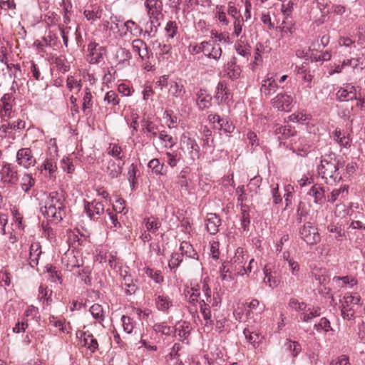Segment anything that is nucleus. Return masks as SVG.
I'll list each match as a JSON object with an SVG mask.
<instances>
[{"mask_svg": "<svg viewBox=\"0 0 365 365\" xmlns=\"http://www.w3.org/2000/svg\"><path fill=\"white\" fill-rule=\"evenodd\" d=\"M66 208V193L63 190H58L49 193L42 212L48 220L58 223L65 217Z\"/></svg>", "mask_w": 365, "mask_h": 365, "instance_id": "obj_1", "label": "nucleus"}, {"mask_svg": "<svg viewBox=\"0 0 365 365\" xmlns=\"http://www.w3.org/2000/svg\"><path fill=\"white\" fill-rule=\"evenodd\" d=\"M339 166V160L334 154L323 155L320 164L317 166L318 175L326 184L335 185L342 179Z\"/></svg>", "mask_w": 365, "mask_h": 365, "instance_id": "obj_2", "label": "nucleus"}, {"mask_svg": "<svg viewBox=\"0 0 365 365\" xmlns=\"http://www.w3.org/2000/svg\"><path fill=\"white\" fill-rule=\"evenodd\" d=\"M42 253L41 246L38 242L31 243L29 252V266L32 268L36 267V271L41 274H56V272L53 270L51 264L40 262Z\"/></svg>", "mask_w": 365, "mask_h": 365, "instance_id": "obj_3", "label": "nucleus"}, {"mask_svg": "<svg viewBox=\"0 0 365 365\" xmlns=\"http://www.w3.org/2000/svg\"><path fill=\"white\" fill-rule=\"evenodd\" d=\"M207 118L213 125V129L223 132L227 135H230L235 129V125L228 116L222 117L218 114H210Z\"/></svg>", "mask_w": 365, "mask_h": 365, "instance_id": "obj_4", "label": "nucleus"}, {"mask_svg": "<svg viewBox=\"0 0 365 365\" xmlns=\"http://www.w3.org/2000/svg\"><path fill=\"white\" fill-rule=\"evenodd\" d=\"M0 180L4 185H15L19 180L18 170L15 165L3 162L0 168Z\"/></svg>", "mask_w": 365, "mask_h": 365, "instance_id": "obj_5", "label": "nucleus"}, {"mask_svg": "<svg viewBox=\"0 0 365 365\" xmlns=\"http://www.w3.org/2000/svg\"><path fill=\"white\" fill-rule=\"evenodd\" d=\"M300 237L308 245H313L320 242L321 237L318 229L311 222H307L299 229Z\"/></svg>", "mask_w": 365, "mask_h": 365, "instance_id": "obj_6", "label": "nucleus"}, {"mask_svg": "<svg viewBox=\"0 0 365 365\" xmlns=\"http://www.w3.org/2000/svg\"><path fill=\"white\" fill-rule=\"evenodd\" d=\"M294 98L286 93H279L271 100L272 107L279 111L289 112L292 110Z\"/></svg>", "mask_w": 365, "mask_h": 365, "instance_id": "obj_7", "label": "nucleus"}, {"mask_svg": "<svg viewBox=\"0 0 365 365\" xmlns=\"http://www.w3.org/2000/svg\"><path fill=\"white\" fill-rule=\"evenodd\" d=\"M16 162L19 166L29 169L35 165L36 160L30 148H22L16 153Z\"/></svg>", "mask_w": 365, "mask_h": 365, "instance_id": "obj_8", "label": "nucleus"}, {"mask_svg": "<svg viewBox=\"0 0 365 365\" xmlns=\"http://www.w3.org/2000/svg\"><path fill=\"white\" fill-rule=\"evenodd\" d=\"M87 51L88 60L91 64L99 63L103 60L104 56L106 54V47L95 41L88 43Z\"/></svg>", "mask_w": 365, "mask_h": 365, "instance_id": "obj_9", "label": "nucleus"}, {"mask_svg": "<svg viewBox=\"0 0 365 365\" xmlns=\"http://www.w3.org/2000/svg\"><path fill=\"white\" fill-rule=\"evenodd\" d=\"M357 99L356 89L351 83H344L336 88V100L339 102H346Z\"/></svg>", "mask_w": 365, "mask_h": 365, "instance_id": "obj_10", "label": "nucleus"}, {"mask_svg": "<svg viewBox=\"0 0 365 365\" xmlns=\"http://www.w3.org/2000/svg\"><path fill=\"white\" fill-rule=\"evenodd\" d=\"M14 96L13 93H5L1 98L0 101L2 105V108L0 110L2 120L4 121L7 120L9 118H13V106L14 103Z\"/></svg>", "mask_w": 365, "mask_h": 365, "instance_id": "obj_11", "label": "nucleus"}, {"mask_svg": "<svg viewBox=\"0 0 365 365\" xmlns=\"http://www.w3.org/2000/svg\"><path fill=\"white\" fill-rule=\"evenodd\" d=\"M215 98L219 104L227 105L232 101V93L225 81H220L217 83Z\"/></svg>", "mask_w": 365, "mask_h": 365, "instance_id": "obj_12", "label": "nucleus"}, {"mask_svg": "<svg viewBox=\"0 0 365 365\" xmlns=\"http://www.w3.org/2000/svg\"><path fill=\"white\" fill-rule=\"evenodd\" d=\"M331 138L341 148L346 149L350 148L352 143V138H351L350 134L339 128H336L333 131Z\"/></svg>", "mask_w": 365, "mask_h": 365, "instance_id": "obj_13", "label": "nucleus"}, {"mask_svg": "<svg viewBox=\"0 0 365 365\" xmlns=\"http://www.w3.org/2000/svg\"><path fill=\"white\" fill-rule=\"evenodd\" d=\"M84 210L91 220H94L95 215H101L104 212V205L96 200L91 202L84 200Z\"/></svg>", "mask_w": 365, "mask_h": 365, "instance_id": "obj_14", "label": "nucleus"}, {"mask_svg": "<svg viewBox=\"0 0 365 365\" xmlns=\"http://www.w3.org/2000/svg\"><path fill=\"white\" fill-rule=\"evenodd\" d=\"M222 53V48L218 44H215L211 41H204L203 54L205 57L218 61Z\"/></svg>", "mask_w": 365, "mask_h": 365, "instance_id": "obj_15", "label": "nucleus"}, {"mask_svg": "<svg viewBox=\"0 0 365 365\" xmlns=\"http://www.w3.org/2000/svg\"><path fill=\"white\" fill-rule=\"evenodd\" d=\"M144 4L149 19H155L157 22L162 14V2L159 0H145Z\"/></svg>", "mask_w": 365, "mask_h": 365, "instance_id": "obj_16", "label": "nucleus"}, {"mask_svg": "<svg viewBox=\"0 0 365 365\" xmlns=\"http://www.w3.org/2000/svg\"><path fill=\"white\" fill-rule=\"evenodd\" d=\"M273 133L277 136L279 140H286L296 135L297 131L294 127L289 125L275 124L272 127Z\"/></svg>", "mask_w": 365, "mask_h": 365, "instance_id": "obj_17", "label": "nucleus"}, {"mask_svg": "<svg viewBox=\"0 0 365 365\" xmlns=\"http://www.w3.org/2000/svg\"><path fill=\"white\" fill-rule=\"evenodd\" d=\"M196 103L198 109L204 110L208 109L212 105V96L209 94L207 90L200 88L196 94Z\"/></svg>", "mask_w": 365, "mask_h": 365, "instance_id": "obj_18", "label": "nucleus"}, {"mask_svg": "<svg viewBox=\"0 0 365 365\" xmlns=\"http://www.w3.org/2000/svg\"><path fill=\"white\" fill-rule=\"evenodd\" d=\"M277 89L278 84L272 76L267 75V78L262 81L260 92L265 97L272 95Z\"/></svg>", "mask_w": 365, "mask_h": 365, "instance_id": "obj_19", "label": "nucleus"}, {"mask_svg": "<svg viewBox=\"0 0 365 365\" xmlns=\"http://www.w3.org/2000/svg\"><path fill=\"white\" fill-rule=\"evenodd\" d=\"M205 225L207 231L210 235H215L219 231V227L221 225V219L215 213H208L205 219Z\"/></svg>", "mask_w": 365, "mask_h": 365, "instance_id": "obj_20", "label": "nucleus"}, {"mask_svg": "<svg viewBox=\"0 0 365 365\" xmlns=\"http://www.w3.org/2000/svg\"><path fill=\"white\" fill-rule=\"evenodd\" d=\"M296 24L293 20L284 19L281 25L276 27V30L282 33V37H292L296 32Z\"/></svg>", "mask_w": 365, "mask_h": 365, "instance_id": "obj_21", "label": "nucleus"}, {"mask_svg": "<svg viewBox=\"0 0 365 365\" xmlns=\"http://www.w3.org/2000/svg\"><path fill=\"white\" fill-rule=\"evenodd\" d=\"M307 195L314 198L315 204L322 205L327 200L324 187L318 184L313 185Z\"/></svg>", "mask_w": 365, "mask_h": 365, "instance_id": "obj_22", "label": "nucleus"}, {"mask_svg": "<svg viewBox=\"0 0 365 365\" xmlns=\"http://www.w3.org/2000/svg\"><path fill=\"white\" fill-rule=\"evenodd\" d=\"M142 130L148 138H155L158 136L159 130L158 126L150 119L143 118L140 121Z\"/></svg>", "mask_w": 365, "mask_h": 365, "instance_id": "obj_23", "label": "nucleus"}, {"mask_svg": "<svg viewBox=\"0 0 365 365\" xmlns=\"http://www.w3.org/2000/svg\"><path fill=\"white\" fill-rule=\"evenodd\" d=\"M122 287L128 294H135L139 287V282L133 278V275H124L121 282Z\"/></svg>", "mask_w": 365, "mask_h": 365, "instance_id": "obj_24", "label": "nucleus"}, {"mask_svg": "<svg viewBox=\"0 0 365 365\" xmlns=\"http://www.w3.org/2000/svg\"><path fill=\"white\" fill-rule=\"evenodd\" d=\"M190 173V170L189 168H184L179 173L178 176V184L180 187L182 192H185L186 194L190 195L191 193V190L189 185V180L187 179V176Z\"/></svg>", "mask_w": 365, "mask_h": 365, "instance_id": "obj_25", "label": "nucleus"}, {"mask_svg": "<svg viewBox=\"0 0 365 365\" xmlns=\"http://www.w3.org/2000/svg\"><path fill=\"white\" fill-rule=\"evenodd\" d=\"M124 163H117L115 160L110 159L108 161L106 173L111 179L118 178L123 171Z\"/></svg>", "mask_w": 365, "mask_h": 365, "instance_id": "obj_26", "label": "nucleus"}, {"mask_svg": "<svg viewBox=\"0 0 365 365\" xmlns=\"http://www.w3.org/2000/svg\"><path fill=\"white\" fill-rule=\"evenodd\" d=\"M243 252H243L242 248H240V247L237 248L236 253L232 259V265L235 264H237V265H240V267L241 269L240 270L237 271V274H244L242 272V271L245 272V273L247 272V271H248L249 272H252L251 264L255 262L253 259H252L250 261V263H249L248 267H247V269L245 268L244 265H241V264L243 262V260H244Z\"/></svg>", "mask_w": 365, "mask_h": 365, "instance_id": "obj_27", "label": "nucleus"}, {"mask_svg": "<svg viewBox=\"0 0 365 365\" xmlns=\"http://www.w3.org/2000/svg\"><path fill=\"white\" fill-rule=\"evenodd\" d=\"M234 47L236 52L242 57L248 59L251 56V46L243 38L242 36L235 42Z\"/></svg>", "mask_w": 365, "mask_h": 365, "instance_id": "obj_28", "label": "nucleus"}, {"mask_svg": "<svg viewBox=\"0 0 365 365\" xmlns=\"http://www.w3.org/2000/svg\"><path fill=\"white\" fill-rule=\"evenodd\" d=\"M93 98L91 89L88 87L85 88L81 106V110L85 115H90L92 112L93 105Z\"/></svg>", "mask_w": 365, "mask_h": 365, "instance_id": "obj_29", "label": "nucleus"}, {"mask_svg": "<svg viewBox=\"0 0 365 365\" xmlns=\"http://www.w3.org/2000/svg\"><path fill=\"white\" fill-rule=\"evenodd\" d=\"M348 194V186L343 185L337 189H334L326 197L327 202L334 203L336 201H341Z\"/></svg>", "mask_w": 365, "mask_h": 365, "instance_id": "obj_30", "label": "nucleus"}, {"mask_svg": "<svg viewBox=\"0 0 365 365\" xmlns=\"http://www.w3.org/2000/svg\"><path fill=\"white\" fill-rule=\"evenodd\" d=\"M26 126L25 121L17 120L7 124H3L0 126V134H4V136L9 134L12 130H24Z\"/></svg>", "mask_w": 365, "mask_h": 365, "instance_id": "obj_31", "label": "nucleus"}, {"mask_svg": "<svg viewBox=\"0 0 365 365\" xmlns=\"http://www.w3.org/2000/svg\"><path fill=\"white\" fill-rule=\"evenodd\" d=\"M81 337L83 338V346L92 353H94L98 349V343L92 334L86 331L81 334Z\"/></svg>", "mask_w": 365, "mask_h": 365, "instance_id": "obj_32", "label": "nucleus"}, {"mask_svg": "<svg viewBox=\"0 0 365 365\" xmlns=\"http://www.w3.org/2000/svg\"><path fill=\"white\" fill-rule=\"evenodd\" d=\"M102 9L97 4L91 5L88 9L84 10L83 16L88 21H96L101 17Z\"/></svg>", "mask_w": 365, "mask_h": 365, "instance_id": "obj_33", "label": "nucleus"}, {"mask_svg": "<svg viewBox=\"0 0 365 365\" xmlns=\"http://www.w3.org/2000/svg\"><path fill=\"white\" fill-rule=\"evenodd\" d=\"M169 92L174 98H182L185 94V89L181 81H173L170 83Z\"/></svg>", "mask_w": 365, "mask_h": 365, "instance_id": "obj_34", "label": "nucleus"}, {"mask_svg": "<svg viewBox=\"0 0 365 365\" xmlns=\"http://www.w3.org/2000/svg\"><path fill=\"white\" fill-rule=\"evenodd\" d=\"M148 168L156 175H164L167 173V168L161 163L158 158H153L148 163Z\"/></svg>", "mask_w": 365, "mask_h": 365, "instance_id": "obj_35", "label": "nucleus"}, {"mask_svg": "<svg viewBox=\"0 0 365 365\" xmlns=\"http://www.w3.org/2000/svg\"><path fill=\"white\" fill-rule=\"evenodd\" d=\"M107 153L117 160H123L125 158L121 146L117 143H110L107 148Z\"/></svg>", "mask_w": 365, "mask_h": 365, "instance_id": "obj_36", "label": "nucleus"}, {"mask_svg": "<svg viewBox=\"0 0 365 365\" xmlns=\"http://www.w3.org/2000/svg\"><path fill=\"white\" fill-rule=\"evenodd\" d=\"M53 63L63 73H65L70 70V63L65 55H60L58 56L53 57Z\"/></svg>", "mask_w": 365, "mask_h": 365, "instance_id": "obj_37", "label": "nucleus"}, {"mask_svg": "<svg viewBox=\"0 0 365 365\" xmlns=\"http://www.w3.org/2000/svg\"><path fill=\"white\" fill-rule=\"evenodd\" d=\"M62 262L66 266L67 270L69 272L73 271V268L78 267L79 263L73 252H67L62 258Z\"/></svg>", "mask_w": 365, "mask_h": 365, "instance_id": "obj_38", "label": "nucleus"}, {"mask_svg": "<svg viewBox=\"0 0 365 365\" xmlns=\"http://www.w3.org/2000/svg\"><path fill=\"white\" fill-rule=\"evenodd\" d=\"M327 230L330 233L334 234V238L337 241H344L346 239V235L341 225L339 224H330L327 226Z\"/></svg>", "mask_w": 365, "mask_h": 365, "instance_id": "obj_39", "label": "nucleus"}, {"mask_svg": "<svg viewBox=\"0 0 365 365\" xmlns=\"http://www.w3.org/2000/svg\"><path fill=\"white\" fill-rule=\"evenodd\" d=\"M309 214V207L304 202L300 201L297 209V221L302 223L304 221Z\"/></svg>", "mask_w": 365, "mask_h": 365, "instance_id": "obj_40", "label": "nucleus"}, {"mask_svg": "<svg viewBox=\"0 0 365 365\" xmlns=\"http://www.w3.org/2000/svg\"><path fill=\"white\" fill-rule=\"evenodd\" d=\"M180 250H181L182 255H186L187 257L192 259H197L198 257L197 252L194 250L192 245L188 242H182L180 244Z\"/></svg>", "mask_w": 365, "mask_h": 365, "instance_id": "obj_41", "label": "nucleus"}, {"mask_svg": "<svg viewBox=\"0 0 365 365\" xmlns=\"http://www.w3.org/2000/svg\"><path fill=\"white\" fill-rule=\"evenodd\" d=\"M155 304L159 310L166 312L173 305V302L168 297L159 295L155 299Z\"/></svg>", "mask_w": 365, "mask_h": 365, "instance_id": "obj_42", "label": "nucleus"}, {"mask_svg": "<svg viewBox=\"0 0 365 365\" xmlns=\"http://www.w3.org/2000/svg\"><path fill=\"white\" fill-rule=\"evenodd\" d=\"M104 102H106L108 105H110L113 109L115 110L117 106L120 103V98L118 94L114 91H108L104 98Z\"/></svg>", "mask_w": 365, "mask_h": 365, "instance_id": "obj_43", "label": "nucleus"}, {"mask_svg": "<svg viewBox=\"0 0 365 365\" xmlns=\"http://www.w3.org/2000/svg\"><path fill=\"white\" fill-rule=\"evenodd\" d=\"M227 71L228 77L232 80L239 78L242 72L240 66L232 61L227 63Z\"/></svg>", "mask_w": 365, "mask_h": 365, "instance_id": "obj_44", "label": "nucleus"}, {"mask_svg": "<svg viewBox=\"0 0 365 365\" xmlns=\"http://www.w3.org/2000/svg\"><path fill=\"white\" fill-rule=\"evenodd\" d=\"M248 309L246 310V315L247 317H252L251 314L253 313V311H256L257 314H261L265 309L264 304L260 305L259 300L257 299H253L248 304Z\"/></svg>", "mask_w": 365, "mask_h": 365, "instance_id": "obj_45", "label": "nucleus"}, {"mask_svg": "<svg viewBox=\"0 0 365 365\" xmlns=\"http://www.w3.org/2000/svg\"><path fill=\"white\" fill-rule=\"evenodd\" d=\"M41 169L48 171L50 178H56L54 175L57 170L56 163L54 158H46L41 166Z\"/></svg>", "mask_w": 365, "mask_h": 365, "instance_id": "obj_46", "label": "nucleus"}, {"mask_svg": "<svg viewBox=\"0 0 365 365\" xmlns=\"http://www.w3.org/2000/svg\"><path fill=\"white\" fill-rule=\"evenodd\" d=\"M284 347L286 349V351L290 352L291 355L293 357H296L302 350L301 345L299 342L292 341L290 339L286 340L284 344Z\"/></svg>", "mask_w": 365, "mask_h": 365, "instance_id": "obj_47", "label": "nucleus"}, {"mask_svg": "<svg viewBox=\"0 0 365 365\" xmlns=\"http://www.w3.org/2000/svg\"><path fill=\"white\" fill-rule=\"evenodd\" d=\"M144 223L147 231L151 233H155L161 226L158 219L153 217L145 218Z\"/></svg>", "mask_w": 365, "mask_h": 365, "instance_id": "obj_48", "label": "nucleus"}, {"mask_svg": "<svg viewBox=\"0 0 365 365\" xmlns=\"http://www.w3.org/2000/svg\"><path fill=\"white\" fill-rule=\"evenodd\" d=\"M36 182L35 179L31 174H24L21 178V187L25 192H29Z\"/></svg>", "mask_w": 365, "mask_h": 365, "instance_id": "obj_49", "label": "nucleus"}, {"mask_svg": "<svg viewBox=\"0 0 365 365\" xmlns=\"http://www.w3.org/2000/svg\"><path fill=\"white\" fill-rule=\"evenodd\" d=\"M210 303H207L205 299L200 302V311L205 320H206L205 325L212 324V320L211 319V312L209 307Z\"/></svg>", "mask_w": 365, "mask_h": 365, "instance_id": "obj_50", "label": "nucleus"}, {"mask_svg": "<svg viewBox=\"0 0 365 365\" xmlns=\"http://www.w3.org/2000/svg\"><path fill=\"white\" fill-rule=\"evenodd\" d=\"M246 339L249 343L256 347L259 345L261 340V336L256 332L250 331L249 329L245 328L243 331Z\"/></svg>", "mask_w": 365, "mask_h": 365, "instance_id": "obj_51", "label": "nucleus"}, {"mask_svg": "<svg viewBox=\"0 0 365 365\" xmlns=\"http://www.w3.org/2000/svg\"><path fill=\"white\" fill-rule=\"evenodd\" d=\"M294 6L295 4L292 0H289L287 3L283 2L281 6V12L284 19H292Z\"/></svg>", "mask_w": 365, "mask_h": 365, "instance_id": "obj_52", "label": "nucleus"}, {"mask_svg": "<svg viewBox=\"0 0 365 365\" xmlns=\"http://www.w3.org/2000/svg\"><path fill=\"white\" fill-rule=\"evenodd\" d=\"M321 308L319 307H315L312 308H309L307 310L306 313H302L301 314V319L305 322H308L314 317H319L321 314Z\"/></svg>", "mask_w": 365, "mask_h": 365, "instance_id": "obj_53", "label": "nucleus"}, {"mask_svg": "<svg viewBox=\"0 0 365 365\" xmlns=\"http://www.w3.org/2000/svg\"><path fill=\"white\" fill-rule=\"evenodd\" d=\"M212 135V130L207 126H204L202 130L203 147H214V139Z\"/></svg>", "mask_w": 365, "mask_h": 365, "instance_id": "obj_54", "label": "nucleus"}, {"mask_svg": "<svg viewBox=\"0 0 365 365\" xmlns=\"http://www.w3.org/2000/svg\"><path fill=\"white\" fill-rule=\"evenodd\" d=\"M90 312L94 319L101 322L104 320L105 316L103 310V307L99 304H94L90 308Z\"/></svg>", "mask_w": 365, "mask_h": 365, "instance_id": "obj_55", "label": "nucleus"}, {"mask_svg": "<svg viewBox=\"0 0 365 365\" xmlns=\"http://www.w3.org/2000/svg\"><path fill=\"white\" fill-rule=\"evenodd\" d=\"M159 139L165 143V147L168 148H173L176 144V139L167 134L165 130L158 133Z\"/></svg>", "mask_w": 365, "mask_h": 365, "instance_id": "obj_56", "label": "nucleus"}, {"mask_svg": "<svg viewBox=\"0 0 365 365\" xmlns=\"http://www.w3.org/2000/svg\"><path fill=\"white\" fill-rule=\"evenodd\" d=\"M338 45L340 47L348 48H356L355 40L350 36H340L338 39Z\"/></svg>", "mask_w": 365, "mask_h": 365, "instance_id": "obj_57", "label": "nucleus"}, {"mask_svg": "<svg viewBox=\"0 0 365 365\" xmlns=\"http://www.w3.org/2000/svg\"><path fill=\"white\" fill-rule=\"evenodd\" d=\"M66 86L71 91L73 89H76L77 91H80L82 88L81 80H76L73 76H68L67 77Z\"/></svg>", "mask_w": 365, "mask_h": 365, "instance_id": "obj_58", "label": "nucleus"}, {"mask_svg": "<svg viewBox=\"0 0 365 365\" xmlns=\"http://www.w3.org/2000/svg\"><path fill=\"white\" fill-rule=\"evenodd\" d=\"M165 156L166 158L167 163L171 168L175 167L180 159V154H178L177 152H166L165 153Z\"/></svg>", "mask_w": 365, "mask_h": 365, "instance_id": "obj_59", "label": "nucleus"}, {"mask_svg": "<svg viewBox=\"0 0 365 365\" xmlns=\"http://www.w3.org/2000/svg\"><path fill=\"white\" fill-rule=\"evenodd\" d=\"M241 215L242 227L245 231L248 230L250 224V216L248 210L245 209V206H242Z\"/></svg>", "mask_w": 365, "mask_h": 365, "instance_id": "obj_60", "label": "nucleus"}, {"mask_svg": "<svg viewBox=\"0 0 365 365\" xmlns=\"http://www.w3.org/2000/svg\"><path fill=\"white\" fill-rule=\"evenodd\" d=\"M314 329L317 331H324L325 332L332 330L330 322L326 317H322L318 324H315Z\"/></svg>", "mask_w": 365, "mask_h": 365, "instance_id": "obj_61", "label": "nucleus"}, {"mask_svg": "<svg viewBox=\"0 0 365 365\" xmlns=\"http://www.w3.org/2000/svg\"><path fill=\"white\" fill-rule=\"evenodd\" d=\"M263 282L271 288L277 287L280 283L279 275H264Z\"/></svg>", "mask_w": 365, "mask_h": 365, "instance_id": "obj_62", "label": "nucleus"}, {"mask_svg": "<svg viewBox=\"0 0 365 365\" xmlns=\"http://www.w3.org/2000/svg\"><path fill=\"white\" fill-rule=\"evenodd\" d=\"M164 118L167 120L168 127L169 128L175 127L178 122V117L173 115V112L172 110H165L164 113Z\"/></svg>", "mask_w": 365, "mask_h": 365, "instance_id": "obj_63", "label": "nucleus"}, {"mask_svg": "<svg viewBox=\"0 0 365 365\" xmlns=\"http://www.w3.org/2000/svg\"><path fill=\"white\" fill-rule=\"evenodd\" d=\"M165 31L170 38H173L178 32V26L175 21H170L165 26Z\"/></svg>", "mask_w": 365, "mask_h": 365, "instance_id": "obj_64", "label": "nucleus"}]
</instances>
